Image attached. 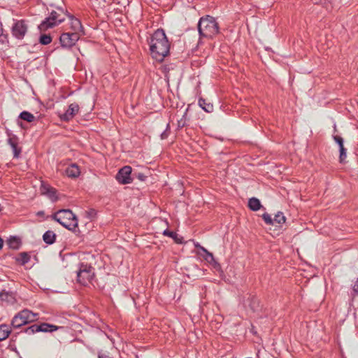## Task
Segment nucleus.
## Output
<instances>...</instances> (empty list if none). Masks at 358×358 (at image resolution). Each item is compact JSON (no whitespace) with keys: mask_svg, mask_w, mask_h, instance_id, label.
<instances>
[{"mask_svg":"<svg viewBox=\"0 0 358 358\" xmlns=\"http://www.w3.org/2000/svg\"><path fill=\"white\" fill-rule=\"evenodd\" d=\"M150 48L152 57L158 62H162L168 55L170 44L162 29H157L152 35Z\"/></svg>","mask_w":358,"mask_h":358,"instance_id":"1","label":"nucleus"},{"mask_svg":"<svg viewBox=\"0 0 358 358\" xmlns=\"http://www.w3.org/2000/svg\"><path fill=\"white\" fill-rule=\"evenodd\" d=\"M198 30L200 36L211 38L218 33L219 27L214 17L207 15L200 19Z\"/></svg>","mask_w":358,"mask_h":358,"instance_id":"2","label":"nucleus"},{"mask_svg":"<svg viewBox=\"0 0 358 358\" xmlns=\"http://www.w3.org/2000/svg\"><path fill=\"white\" fill-rule=\"evenodd\" d=\"M52 218L69 230H74L78 227V220L70 210H59L52 215Z\"/></svg>","mask_w":358,"mask_h":358,"instance_id":"3","label":"nucleus"},{"mask_svg":"<svg viewBox=\"0 0 358 358\" xmlns=\"http://www.w3.org/2000/svg\"><path fill=\"white\" fill-rule=\"evenodd\" d=\"M66 15H67V14L62 9L53 10L50 13V15L38 25V29L41 31H45L48 29L52 28L64 22Z\"/></svg>","mask_w":358,"mask_h":358,"instance_id":"4","label":"nucleus"},{"mask_svg":"<svg viewBox=\"0 0 358 358\" xmlns=\"http://www.w3.org/2000/svg\"><path fill=\"white\" fill-rule=\"evenodd\" d=\"M37 315L38 314L34 313L27 309H24L13 318L11 324L15 328H19L37 320Z\"/></svg>","mask_w":358,"mask_h":358,"instance_id":"5","label":"nucleus"},{"mask_svg":"<svg viewBox=\"0 0 358 358\" xmlns=\"http://www.w3.org/2000/svg\"><path fill=\"white\" fill-rule=\"evenodd\" d=\"M78 281L83 285L92 283L94 277V268L87 264H81L77 273Z\"/></svg>","mask_w":358,"mask_h":358,"instance_id":"6","label":"nucleus"},{"mask_svg":"<svg viewBox=\"0 0 358 358\" xmlns=\"http://www.w3.org/2000/svg\"><path fill=\"white\" fill-rule=\"evenodd\" d=\"M80 36L81 35L78 33L64 32L60 36V43L64 48H71L76 44Z\"/></svg>","mask_w":358,"mask_h":358,"instance_id":"7","label":"nucleus"},{"mask_svg":"<svg viewBox=\"0 0 358 358\" xmlns=\"http://www.w3.org/2000/svg\"><path fill=\"white\" fill-rule=\"evenodd\" d=\"M28 29L27 24L24 20H17L13 26V35L18 38L22 39L24 37Z\"/></svg>","mask_w":358,"mask_h":358,"instance_id":"8","label":"nucleus"},{"mask_svg":"<svg viewBox=\"0 0 358 358\" xmlns=\"http://www.w3.org/2000/svg\"><path fill=\"white\" fill-rule=\"evenodd\" d=\"M66 16L69 18V22L68 27L64 28V30L82 35L83 31L80 21L73 15H67Z\"/></svg>","mask_w":358,"mask_h":358,"instance_id":"9","label":"nucleus"},{"mask_svg":"<svg viewBox=\"0 0 358 358\" xmlns=\"http://www.w3.org/2000/svg\"><path fill=\"white\" fill-rule=\"evenodd\" d=\"M131 173V168L129 166H125L119 171L116 176V179L122 184L131 183L132 181Z\"/></svg>","mask_w":358,"mask_h":358,"instance_id":"10","label":"nucleus"},{"mask_svg":"<svg viewBox=\"0 0 358 358\" xmlns=\"http://www.w3.org/2000/svg\"><path fill=\"white\" fill-rule=\"evenodd\" d=\"M59 329L57 326L50 324L48 323H42L40 325H32L31 327H29L27 329V332L29 333H34V332H38V331H43V332H52L54 331H56Z\"/></svg>","mask_w":358,"mask_h":358,"instance_id":"11","label":"nucleus"},{"mask_svg":"<svg viewBox=\"0 0 358 358\" xmlns=\"http://www.w3.org/2000/svg\"><path fill=\"white\" fill-rule=\"evenodd\" d=\"M197 255L201 257L205 261L213 265L214 267L219 266V264L215 261L213 255L208 252L205 248L200 247V250L197 251Z\"/></svg>","mask_w":358,"mask_h":358,"instance_id":"12","label":"nucleus"},{"mask_svg":"<svg viewBox=\"0 0 358 358\" xmlns=\"http://www.w3.org/2000/svg\"><path fill=\"white\" fill-rule=\"evenodd\" d=\"M79 110V106L77 103H71L68 110L61 115V119L64 121H69L72 119Z\"/></svg>","mask_w":358,"mask_h":358,"instance_id":"13","label":"nucleus"},{"mask_svg":"<svg viewBox=\"0 0 358 358\" xmlns=\"http://www.w3.org/2000/svg\"><path fill=\"white\" fill-rule=\"evenodd\" d=\"M41 194L46 195L52 201L57 199L55 189L46 184H42L41 186Z\"/></svg>","mask_w":358,"mask_h":358,"instance_id":"14","label":"nucleus"},{"mask_svg":"<svg viewBox=\"0 0 358 358\" xmlns=\"http://www.w3.org/2000/svg\"><path fill=\"white\" fill-rule=\"evenodd\" d=\"M0 300L7 304L13 305L17 302L15 294L11 292L3 290L0 292Z\"/></svg>","mask_w":358,"mask_h":358,"instance_id":"15","label":"nucleus"},{"mask_svg":"<svg viewBox=\"0 0 358 358\" xmlns=\"http://www.w3.org/2000/svg\"><path fill=\"white\" fill-rule=\"evenodd\" d=\"M8 143L13 149L14 157L17 158L21 152V149L17 148V137L15 135H9Z\"/></svg>","mask_w":358,"mask_h":358,"instance_id":"16","label":"nucleus"},{"mask_svg":"<svg viewBox=\"0 0 358 358\" xmlns=\"http://www.w3.org/2000/svg\"><path fill=\"white\" fill-rule=\"evenodd\" d=\"M66 174L70 178H77L80 174V171L78 165L72 164L66 169Z\"/></svg>","mask_w":358,"mask_h":358,"instance_id":"17","label":"nucleus"},{"mask_svg":"<svg viewBox=\"0 0 358 358\" xmlns=\"http://www.w3.org/2000/svg\"><path fill=\"white\" fill-rule=\"evenodd\" d=\"M56 235L52 231H47L43 236L44 242L47 244H52L55 241Z\"/></svg>","mask_w":358,"mask_h":358,"instance_id":"18","label":"nucleus"},{"mask_svg":"<svg viewBox=\"0 0 358 358\" xmlns=\"http://www.w3.org/2000/svg\"><path fill=\"white\" fill-rule=\"evenodd\" d=\"M10 333L9 327L6 324L0 325V341L6 339Z\"/></svg>","mask_w":358,"mask_h":358,"instance_id":"19","label":"nucleus"},{"mask_svg":"<svg viewBox=\"0 0 358 358\" xmlns=\"http://www.w3.org/2000/svg\"><path fill=\"white\" fill-rule=\"evenodd\" d=\"M248 206L252 210L257 211L260 209L262 205L259 199L253 197L249 199Z\"/></svg>","mask_w":358,"mask_h":358,"instance_id":"20","label":"nucleus"},{"mask_svg":"<svg viewBox=\"0 0 358 358\" xmlns=\"http://www.w3.org/2000/svg\"><path fill=\"white\" fill-rule=\"evenodd\" d=\"M6 243L10 248L16 250L20 245V240L16 237H10L7 240Z\"/></svg>","mask_w":358,"mask_h":358,"instance_id":"21","label":"nucleus"},{"mask_svg":"<svg viewBox=\"0 0 358 358\" xmlns=\"http://www.w3.org/2000/svg\"><path fill=\"white\" fill-rule=\"evenodd\" d=\"M20 117L22 120H25L28 122H31L35 120V117L31 113L27 111L22 112L20 115Z\"/></svg>","mask_w":358,"mask_h":358,"instance_id":"22","label":"nucleus"},{"mask_svg":"<svg viewBox=\"0 0 358 358\" xmlns=\"http://www.w3.org/2000/svg\"><path fill=\"white\" fill-rule=\"evenodd\" d=\"M199 104L205 111L208 113L213 111V105L210 103H206V101L204 99H200L199 100Z\"/></svg>","mask_w":358,"mask_h":358,"instance_id":"23","label":"nucleus"},{"mask_svg":"<svg viewBox=\"0 0 358 358\" xmlns=\"http://www.w3.org/2000/svg\"><path fill=\"white\" fill-rule=\"evenodd\" d=\"M285 220H286L285 217L284 216L283 213L281 212H278L275 215V216L273 219L274 222H275L277 224H280L285 223Z\"/></svg>","mask_w":358,"mask_h":358,"instance_id":"24","label":"nucleus"},{"mask_svg":"<svg viewBox=\"0 0 358 358\" xmlns=\"http://www.w3.org/2000/svg\"><path fill=\"white\" fill-rule=\"evenodd\" d=\"M163 234L164 236H169V237H171L173 239L175 240V241L176 243H180V240L178 238V235L176 232H173V231H171L168 229H166L163 231Z\"/></svg>","mask_w":358,"mask_h":358,"instance_id":"25","label":"nucleus"},{"mask_svg":"<svg viewBox=\"0 0 358 358\" xmlns=\"http://www.w3.org/2000/svg\"><path fill=\"white\" fill-rule=\"evenodd\" d=\"M39 41L43 45H48L52 41V38L50 35L43 34L41 35Z\"/></svg>","mask_w":358,"mask_h":358,"instance_id":"26","label":"nucleus"},{"mask_svg":"<svg viewBox=\"0 0 358 358\" xmlns=\"http://www.w3.org/2000/svg\"><path fill=\"white\" fill-rule=\"evenodd\" d=\"M17 260L22 263V264H25L29 261V256L24 252L20 253L19 258Z\"/></svg>","mask_w":358,"mask_h":358,"instance_id":"27","label":"nucleus"},{"mask_svg":"<svg viewBox=\"0 0 358 358\" xmlns=\"http://www.w3.org/2000/svg\"><path fill=\"white\" fill-rule=\"evenodd\" d=\"M340 162L343 163L346 158V150L344 146L340 147Z\"/></svg>","mask_w":358,"mask_h":358,"instance_id":"28","label":"nucleus"},{"mask_svg":"<svg viewBox=\"0 0 358 358\" xmlns=\"http://www.w3.org/2000/svg\"><path fill=\"white\" fill-rule=\"evenodd\" d=\"M262 218L266 224H271L274 222V221L271 218V215L268 213L263 214Z\"/></svg>","mask_w":358,"mask_h":358,"instance_id":"29","label":"nucleus"},{"mask_svg":"<svg viewBox=\"0 0 358 358\" xmlns=\"http://www.w3.org/2000/svg\"><path fill=\"white\" fill-rule=\"evenodd\" d=\"M334 141L338 144L339 148L343 145V139L339 136H335L334 137Z\"/></svg>","mask_w":358,"mask_h":358,"instance_id":"30","label":"nucleus"},{"mask_svg":"<svg viewBox=\"0 0 358 358\" xmlns=\"http://www.w3.org/2000/svg\"><path fill=\"white\" fill-rule=\"evenodd\" d=\"M138 178L141 180L143 181L145 180V176L143 174H142V173H139L138 176Z\"/></svg>","mask_w":358,"mask_h":358,"instance_id":"31","label":"nucleus"},{"mask_svg":"<svg viewBox=\"0 0 358 358\" xmlns=\"http://www.w3.org/2000/svg\"><path fill=\"white\" fill-rule=\"evenodd\" d=\"M3 244V239L0 237V250L2 248Z\"/></svg>","mask_w":358,"mask_h":358,"instance_id":"32","label":"nucleus"},{"mask_svg":"<svg viewBox=\"0 0 358 358\" xmlns=\"http://www.w3.org/2000/svg\"><path fill=\"white\" fill-rule=\"evenodd\" d=\"M195 247L198 248H199V250H200V247H202L201 245H199V243H196L195 244Z\"/></svg>","mask_w":358,"mask_h":358,"instance_id":"33","label":"nucleus"},{"mask_svg":"<svg viewBox=\"0 0 358 358\" xmlns=\"http://www.w3.org/2000/svg\"><path fill=\"white\" fill-rule=\"evenodd\" d=\"M99 358H110V357H103V356H99Z\"/></svg>","mask_w":358,"mask_h":358,"instance_id":"34","label":"nucleus"},{"mask_svg":"<svg viewBox=\"0 0 358 358\" xmlns=\"http://www.w3.org/2000/svg\"><path fill=\"white\" fill-rule=\"evenodd\" d=\"M38 215H41V214H43V213H42V212H40V213H38Z\"/></svg>","mask_w":358,"mask_h":358,"instance_id":"35","label":"nucleus"}]
</instances>
